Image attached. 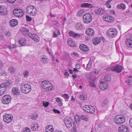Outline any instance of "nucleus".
I'll return each mask as SVG.
<instances>
[{
  "instance_id": "1",
  "label": "nucleus",
  "mask_w": 132,
  "mask_h": 132,
  "mask_svg": "<svg viewBox=\"0 0 132 132\" xmlns=\"http://www.w3.org/2000/svg\"><path fill=\"white\" fill-rule=\"evenodd\" d=\"M31 89V86L29 84L22 83L20 86V90L23 93L27 94L29 93Z\"/></svg>"
},
{
  "instance_id": "2",
  "label": "nucleus",
  "mask_w": 132,
  "mask_h": 132,
  "mask_svg": "<svg viewBox=\"0 0 132 132\" xmlns=\"http://www.w3.org/2000/svg\"><path fill=\"white\" fill-rule=\"evenodd\" d=\"M42 88L46 91H50L52 90L53 87L51 83L47 80L43 81L41 83Z\"/></svg>"
},
{
  "instance_id": "3",
  "label": "nucleus",
  "mask_w": 132,
  "mask_h": 132,
  "mask_svg": "<svg viewBox=\"0 0 132 132\" xmlns=\"http://www.w3.org/2000/svg\"><path fill=\"white\" fill-rule=\"evenodd\" d=\"M26 11L28 13L31 15H34L37 13L36 7L32 5H29L26 7Z\"/></svg>"
},
{
  "instance_id": "4",
  "label": "nucleus",
  "mask_w": 132,
  "mask_h": 132,
  "mask_svg": "<svg viewBox=\"0 0 132 132\" xmlns=\"http://www.w3.org/2000/svg\"><path fill=\"white\" fill-rule=\"evenodd\" d=\"M125 121V117L121 116H117L114 119L115 123L118 125H120L124 123Z\"/></svg>"
},
{
  "instance_id": "5",
  "label": "nucleus",
  "mask_w": 132,
  "mask_h": 132,
  "mask_svg": "<svg viewBox=\"0 0 132 132\" xmlns=\"http://www.w3.org/2000/svg\"><path fill=\"white\" fill-rule=\"evenodd\" d=\"M92 20L91 15L87 13L84 14L83 16V21L85 24H88Z\"/></svg>"
},
{
  "instance_id": "6",
  "label": "nucleus",
  "mask_w": 132,
  "mask_h": 132,
  "mask_svg": "<svg viewBox=\"0 0 132 132\" xmlns=\"http://www.w3.org/2000/svg\"><path fill=\"white\" fill-rule=\"evenodd\" d=\"M106 33L108 35L110 38H112L116 36L117 31L116 29L111 28L109 29Z\"/></svg>"
},
{
  "instance_id": "7",
  "label": "nucleus",
  "mask_w": 132,
  "mask_h": 132,
  "mask_svg": "<svg viewBox=\"0 0 132 132\" xmlns=\"http://www.w3.org/2000/svg\"><path fill=\"white\" fill-rule=\"evenodd\" d=\"M122 67L121 65H117L112 67H109L106 69V70H108L109 69L113 71L119 73L122 71Z\"/></svg>"
},
{
  "instance_id": "8",
  "label": "nucleus",
  "mask_w": 132,
  "mask_h": 132,
  "mask_svg": "<svg viewBox=\"0 0 132 132\" xmlns=\"http://www.w3.org/2000/svg\"><path fill=\"white\" fill-rule=\"evenodd\" d=\"M11 101V98L10 96L8 95H4L2 99V103L5 104H8Z\"/></svg>"
},
{
  "instance_id": "9",
  "label": "nucleus",
  "mask_w": 132,
  "mask_h": 132,
  "mask_svg": "<svg viewBox=\"0 0 132 132\" xmlns=\"http://www.w3.org/2000/svg\"><path fill=\"white\" fill-rule=\"evenodd\" d=\"M14 15L18 17L22 16L24 15V12L21 9H15L13 11Z\"/></svg>"
},
{
  "instance_id": "10",
  "label": "nucleus",
  "mask_w": 132,
  "mask_h": 132,
  "mask_svg": "<svg viewBox=\"0 0 132 132\" xmlns=\"http://www.w3.org/2000/svg\"><path fill=\"white\" fill-rule=\"evenodd\" d=\"M84 110L87 112L93 113L95 111V109L93 107L88 105L85 106L83 108Z\"/></svg>"
},
{
  "instance_id": "11",
  "label": "nucleus",
  "mask_w": 132,
  "mask_h": 132,
  "mask_svg": "<svg viewBox=\"0 0 132 132\" xmlns=\"http://www.w3.org/2000/svg\"><path fill=\"white\" fill-rule=\"evenodd\" d=\"M125 43L127 47H132V32L130 33L129 38L126 39Z\"/></svg>"
},
{
  "instance_id": "12",
  "label": "nucleus",
  "mask_w": 132,
  "mask_h": 132,
  "mask_svg": "<svg viewBox=\"0 0 132 132\" xmlns=\"http://www.w3.org/2000/svg\"><path fill=\"white\" fill-rule=\"evenodd\" d=\"M13 117L10 114H5L3 116L4 121L7 123L10 122L13 119Z\"/></svg>"
},
{
  "instance_id": "13",
  "label": "nucleus",
  "mask_w": 132,
  "mask_h": 132,
  "mask_svg": "<svg viewBox=\"0 0 132 132\" xmlns=\"http://www.w3.org/2000/svg\"><path fill=\"white\" fill-rule=\"evenodd\" d=\"M118 130L119 132H129V129L127 126L123 125L118 127Z\"/></svg>"
},
{
  "instance_id": "14",
  "label": "nucleus",
  "mask_w": 132,
  "mask_h": 132,
  "mask_svg": "<svg viewBox=\"0 0 132 132\" xmlns=\"http://www.w3.org/2000/svg\"><path fill=\"white\" fill-rule=\"evenodd\" d=\"M73 122L72 119L70 118L65 119L64 121L65 125L68 128H70L72 127Z\"/></svg>"
},
{
  "instance_id": "15",
  "label": "nucleus",
  "mask_w": 132,
  "mask_h": 132,
  "mask_svg": "<svg viewBox=\"0 0 132 132\" xmlns=\"http://www.w3.org/2000/svg\"><path fill=\"white\" fill-rule=\"evenodd\" d=\"M11 92L13 94L15 95H19L20 93V91L19 88L18 86L13 87Z\"/></svg>"
},
{
  "instance_id": "16",
  "label": "nucleus",
  "mask_w": 132,
  "mask_h": 132,
  "mask_svg": "<svg viewBox=\"0 0 132 132\" xmlns=\"http://www.w3.org/2000/svg\"><path fill=\"white\" fill-rule=\"evenodd\" d=\"M100 88L102 90H104L108 88V85L106 82L100 81L99 85Z\"/></svg>"
},
{
  "instance_id": "17",
  "label": "nucleus",
  "mask_w": 132,
  "mask_h": 132,
  "mask_svg": "<svg viewBox=\"0 0 132 132\" xmlns=\"http://www.w3.org/2000/svg\"><path fill=\"white\" fill-rule=\"evenodd\" d=\"M7 9L3 6H0V14L5 15L7 14Z\"/></svg>"
},
{
  "instance_id": "18",
  "label": "nucleus",
  "mask_w": 132,
  "mask_h": 132,
  "mask_svg": "<svg viewBox=\"0 0 132 132\" xmlns=\"http://www.w3.org/2000/svg\"><path fill=\"white\" fill-rule=\"evenodd\" d=\"M104 10L101 8H97L94 11V13L97 15H102L104 12Z\"/></svg>"
},
{
  "instance_id": "19",
  "label": "nucleus",
  "mask_w": 132,
  "mask_h": 132,
  "mask_svg": "<svg viewBox=\"0 0 132 132\" xmlns=\"http://www.w3.org/2000/svg\"><path fill=\"white\" fill-rule=\"evenodd\" d=\"M86 33L87 35L89 36H94V30L91 28L87 29L86 31Z\"/></svg>"
},
{
  "instance_id": "20",
  "label": "nucleus",
  "mask_w": 132,
  "mask_h": 132,
  "mask_svg": "<svg viewBox=\"0 0 132 132\" xmlns=\"http://www.w3.org/2000/svg\"><path fill=\"white\" fill-rule=\"evenodd\" d=\"M79 48L82 51L85 52H87L89 50L88 47L86 45L83 44L80 45L79 46Z\"/></svg>"
},
{
  "instance_id": "21",
  "label": "nucleus",
  "mask_w": 132,
  "mask_h": 132,
  "mask_svg": "<svg viewBox=\"0 0 132 132\" xmlns=\"http://www.w3.org/2000/svg\"><path fill=\"white\" fill-rule=\"evenodd\" d=\"M69 34L70 36L75 38L79 37L80 36V34L74 32L72 31H70L69 32Z\"/></svg>"
},
{
  "instance_id": "22",
  "label": "nucleus",
  "mask_w": 132,
  "mask_h": 132,
  "mask_svg": "<svg viewBox=\"0 0 132 132\" xmlns=\"http://www.w3.org/2000/svg\"><path fill=\"white\" fill-rule=\"evenodd\" d=\"M68 45L70 46L75 47L76 46V45L75 42L71 38H69L67 41Z\"/></svg>"
},
{
  "instance_id": "23",
  "label": "nucleus",
  "mask_w": 132,
  "mask_h": 132,
  "mask_svg": "<svg viewBox=\"0 0 132 132\" xmlns=\"http://www.w3.org/2000/svg\"><path fill=\"white\" fill-rule=\"evenodd\" d=\"M103 19L104 21L110 22H112L114 19L112 17L110 16H103Z\"/></svg>"
},
{
  "instance_id": "24",
  "label": "nucleus",
  "mask_w": 132,
  "mask_h": 132,
  "mask_svg": "<svg viewBox=\"0 0 132 132\" xmlns=\"http://www.w3.org/2000/svg\"><path fill=\"white\" fill-rule=\"evenodd\" d=\"M54 129L53 127L50 125H48L46 127L45 130L46 132H53Z\"/></svg>"
},
{
  "instance_id": "25",
  "label": "nucleus",
  "mask_w": 132,
  "mask_h": 132,
  "mask_svg": "<svg viewBox=\"0 0 132 132\" xmlns=\"http://www.w3.org/2000/svg\"><path fill=\"white\" fill-rule=\"evenodd\" d=\"M18 21L15 19L11 20L10 22V25L11 27H14L18 24Z\"/></svg>"
},
{
  "instance_id": "26",
  "label": "nucleus",
  "mask_w": 132,
  "mask_h": 132,
  "mask_svg": "<svg viewBox=\"0 0 132 132\" xmlns=\"http://www.w3.org/2000/svg\"><path fill=\"white\" fill-rule=\"evenodd\" d=\"M31 127L32 130L34 131L37 130L39 127V125L37 123L32 124Z\"/></svg>"
},
{
  "instance_id": "27",
  "label": "nucleus",
  "mask_w": 132,
  "mask_h": 132,
  "mask_svg": "<svg viewBox=\"0 0 132 132\" xmlns=\"http://www.w3.org/2000/svg\"><path fill=\"white\" fill-rule=\"evenodd\" d=\"M26 43V40L24 38H23L20 40L19 41V44L21 46H24Z\"/></svg>"
},
{
  "instance_id": "28",
  "label": "nucleus",
  "mask_w": 132,
  "mask_h": 132,
  "mask_svg": "<svg viewBox=\"0 0 132 132\" xmlns=\"http://www.w3.org/2000/svg\"><path fill=\"white\" fill-rule=\"evenodd\" d=\"M93 6V5L92 4L88 3H84L81 5V7L87 8H92Z\"/></svg>"
},
{
  "instance_id": "29",
  "label": "nucleus",
  "mask_w": 132,
  "mask_h": 132,
  "mask_svg": "<svg viewBox=\"0 0 132 132\" xmlns=\"http://www.w3.org/2000/svg\"><path fill=\"white\" fill-rule=\"evenodd\" d=\"M7 88L4 83H2L0 85V91L4 92L6 90Z\"/></svg>"
},
{
  "instance_id": "30",
  "label": "nucleus",
  "mask_w": 132,
  "mask_h": 132,
  "mask_svg": "<svg viewBox=\"0 0 132 132\" xmlns=\"http://www.w3.org/2000/svg\"><path fill=\"white\" fill-rule=\"evenodd\" d=\"M47 57L45 56H43L42 57L41 61L44 64L47 63L48 62Z\"/></svg>"
},
{
  "instance_id": "31",
  "label": "nucleus",
  "mask_w": 132,
  "mask_h": 132,
  "mask_svg": "<svg viewBox=\"0 0 132 132\" xmlns=\"http://www.w3.org/2000/svg\"><path fill=\"white\" fill-rule=\"evenodd\" d=\"M4 83L7 88L8 87H11L12 85V82L10 80H7Z\"/></svg>"
},
{
  "instance_id": "32",
  "label": "nucleus",
  "mask_w": 132,
  "mask_h": 132,
  "mask_svg": "<svg viewBox=\"0 0 132 132\" xmlns=\"http://www.w3.org/2000/svg\"><path fill=\"white\" fill-rule=\"evenodd\" d=\"M93 43L94 45H96L101 42V39L98 38H95L93 40Z\"/></svg>"
},
{
  "instance_id": "33",
  "label": "nucleus",
  "mask_w": 132,
  "mask_h": 132,
  "mask_svg": "<svg viewBox=\"0 0 132 132\" xmlns=\"http://www.w3.org/2000/svg\"><path fill=\"white\" fill-rule=\"evenodd\" d=\"M117 7L120 9H122V10H124L126 9V6L125 5L122 3H121L118 4L117 6Z\"/></svg>"
},
{
  "instance_id": "34",
  "label": "nucleus",
  "mask_w": 132,
  "mask_h": 132,
  "mask_svg": "<svg viewBox=\"0 0 132 132\" xmlns=\"http://www.w3.org/2000/svg\"><path fill=\"white\" fill-rule=\"evenodd\" d=\"M95 79L94 78L91 79L89 81V84L93 87H96V86L95 82Z\"/></svg>"
},
{
  "instance_id": "35",
  "label": "nucleus",
  "mask_w": 132,
  "mask_h": 132,
  "mask_svg": "<svg viewBox=\"0 0 132 132\" xmlns=\"http://www.w3.org/2000/svg\"><path fill=\"white\" fill-rule=\"evenodd\" d=\"M76 29L80 30L83 28V25L80 23H78L75 26Z\"/></svg>"
},
{
  "instance_id": "36",
  "label": "nucleus",
  "mask_w": 132,
  "mask_h": 132,
  "mask_svg": "<svg viewBox=\"0 0 132 132\" xmlns=\"http://www.w3.org/2000/svg\"><path fill=\"white\" fill-rule=\"evenodd\" d=\"M129 78H131V79H128L126 81V82L127 83H128V84L129 85H130L131 84V82L132 81V76H130L128 77Z\"/></svg>"
},
{
  "instance_id": "37",
  "label": "nucleus",
  "mask_w": 132,
  "mask_h": 132,
  "mask_svg": "<svg viewBox=\"0 0 132 132\" xmlns=\"http://www.w3.org/2000/svg\"><path fill=\"white\" fill-rule=\"evenodd\" d=\"M61 96L64 98L65 101H68L69 97L68 94H62L61 95Z\"/></svg>"
},
{
  "instance_id": "38",
  "label": "nucleus",
  "mask_w": 132,
  "mask_h": 132,
  "mask_svg": "<svg viewBox=\"0 0 132 132\" xmlns=\"http://www.w3.org/2000/svg\"><path fill=\"white\" fill-rule=\"evenodd\" d=\"M109 100L107 99L104 100L102 103V106H105L107 105L109 103Z\"/></svg>"
},
{
  "instance_id": "39",
  "label": "nucleus",
  "mask_w": 132,
  "mask_h": 132,
  "mask_svg": "<svg viewBox=\"0 0 132 132\" xmlns=\"http://www.w3.org/2000/svg\"><path fill=\"white\" fill-rule=\"evenodd\" d=\"M80 118L82 119L85 121H88V117L85 115L82 114L80 116Z\"/></svg>"
},
{
  "instance_id": "40",
  "label": "nucleus",
  "mask_w": 132,
  "mask_h": 132,
  "mask_svg": "<svg viewBox=\"0 0 132 132\" xmlns=\"http://www.w3.org/2000/svg\"><path fill=\"white\" fill-rule=\"evenodd\" d=\"M112 1V0H109L106 1L105 3V5L108 8H110L111 7V5L109 4Z\"/></svg>"
},
{
  "instance_id": "41",
  "label": "nucleus",
  "mask_w": 132,
  "mask_h": 132,
  "mask_svg": "<svg viewBox=\"0 0 132 132\" xmlns=\"http://www.w3.org/2000/svg\"><path fill=\"white\" fill-rule=\"evenodd\" d=\"M104 79L106 80V81L109 82L111 80L110 76L108 75H106L104 77Z\"/></svg>"
},
{
  "instance_id": "42",
  "label": "nucleus",
  "mask_w": 132,
  "mask_h": 132,
  "mask_svg": "<svg viewBox=\"0 0 132 132\" xmlns=\"http://www.w3.org/2000/svg\"><path fill=\"white\" fill-rule=\"evenodd\" d=\"M29 31V30L28 29L25 28L23 29V30L22 31V33L23 35L25 36L27 34L28 35V34H29L28 33Z\"/></svg>"
},
{
  "instance_id": "43",
  "label": "nucleus",
  "mask_w": 132,
  "mask_h": 132,
  "mask_svg": "<svg viewBox=\"0 0 132 132\" xmlns=\"http://www.w3.org/2000/svg\"><path fill=\"white\" fill-rule=\"evenodd\" d=\"M79 98L81 100H85L87 98V96L85 95H80L79 97Z\"/></svg>"
},
{
  "instance_id": "44",
  "label": "nucleus",
  "mask_w": 132,
  "mask_h": 132,
  "mask_svg": "<svg viewBox=\"0 0 132 132\" xmlns=\"http://www.w3.org/2000/svg\"><path fill=\"white\" fill-rule=\"evenodd\" d=\"M9 70L10 73L12 74L14 73L15 71V70L13 67H10L9 69Z\"/></svg>"
},
{
  "instance_id": "45",
  "label": "nucleus",
  "mask_w": 132,
  "mask_h": 132,
  "mask_svg": "<svg viewBox=\"0 0 132 132\" xmlns=\"http://www.w3.org/2000/svg\"><path fill=\"white\" fill-rule=\"evenodd\" d=\"M84 11L83 10H80L78 12V15L79 16H81L84 14Z\"/></svg>"
},
{
  "instance_id": "46",
  "label": "nucleus",
  "mask_w": 132,
  "mask_h": 132,
  "mask_svg": "<svg viewBox=\"0 0 132 132\" xmlns=\"http://www.w3.org/2000/svg\"><path fill=\"white\" fill-rule=\"evenodd\" d=\"M34 38L32 39L35 42H38L39 40V38L38 37L37 35L35 34V36H34Z\"/></svg>"
},
{
  "instance_id": "47",
  "label": "nucleus",
  "mask_w": 132,
  "mask_h": 132,
  "mask_svg": "<svg viewBox=\"0 0 132 132\" xmlns=\"http://www.w3.org/2000/svg\"><path fill=\"white\" fill-rule=\"evenodd\" d=\"M23 74L24 77H27L29 75V71L27 70H25Z\"/></svg>"
},
{
  "instance_id": "48",
  "label": "nucleus",
  "mask_w": 132,
  "mask_h": 132,
  "mask_svg": "<svg viewBox=\"0 0 132 132\" xmlns=\"http://www.w3.org/2000/svg\"><path fill=\"white\" fill-rule=\"evenodd\" d=\"M75 118L76 122H79L80 119L78 115L75 116Z\"/></svg>"
},
{
  "instance_id": "49",
  "label": "nucleus",
  "mask_w": 132,
  "mask_h": 132,
  "mask_svg": "<svg viewBox=\"0 0 132 132\" xmlns=\"http://www.w3.org/2000/svg\"><path fill=\"white\" fill-rule=\"evenodd\" d=\"M38 117V116L36 114H33L31 116V119L33 120H36Z\"/></svg>"
},
{
  "instance_id": "50",
  "label": "nucleus",
  "mask_w": 132,
  "mask_h": 132,
  "mask_svg": "<svg viewBox=\"0 0 132 132\" xmlns=\"http://www.w3.org/2000/svg\"><path fill=\"white\" fill-rule=\"evenodd\" d=\"M35 34H31V33H29V34H28V36L30 38L32 39L33 38H34V36H35Z\"/></svg>"
},
{
  "instance_id": "51",
  "label": "nucleus",
  "mask_w": 132,
  "mask_h": 132,
  "mask_svg": "<svg viewBox=\"0 0 132 132\" xmlns=\"http://www.w3.org/2000/svg\"><path fill=\"white\" fill-rule=\"evenodd\" d=\"M31 130L30 129L27 127L23 129V132H30Z\"/></svg>"
},
{
  "instance_id": "52",
  "label": "nucleus",
  "mask_w": 132,
  "mask_h": 132,
  "mask_svg": "<svg viewBox=\"0 0 132 132\" xmlns=\"http://www.w3.org/2000/svg\"><path fill=\"white\" fill-rule=\"evenodd\" d=\"M5 35L7 37H8L11 36V33L9 31H6L5 33Z\"/></svg>"
},
{
  "instance_id": "53",
  "label": "nucleus",
  "mask_w": 132,
  "mask_h": 132,
  "mask_svg": "<svg viewBox=\"0 0 132 132\" xmlns=\"http://www.w3.org/2000/svg\"><path fill=\"white\" fill-rule=\"evenodd\" d=\"M26 19L27 21L28 22L32 20L31 17L28 15H27L26 16Z\"/></svg>"
},
{
  "instance_id": "54",
  "label": "nucleus",
  "mask_w": 132,
  "mask_h": 132,
  "mask_svg": "<svg viewBox=\"0 0 132 132\" xmlns=\"http://www.w3.org/2000/svg\"><path fill=\"white\" fill-rule=\"evenodd\" d=\"M49 103L48 102H43V105L45 107H47L49 105Z\"/></svg>"
},
{
  "instance_id": "55",
  "label": "nucleus",
  "mask_w": 132,
  "mask_h": 132,
  "mask_svg": "<svg viewBox=\"0 0 132 132\" xmlns=\"http://www.w3.org/2000/svg\"><path fill=\"white\" fill-rule=\"evenodd\" d=\"M3 66V63L2 61L0 60V70L2 68Z\"/></svg>"
},
{
  "instance_id": "56",
  "label": "nucleus",
  "mask_w": 132,
  "mask_h": 132,
  "mask_svg": "<svg viewBox=\"0 0 132 132\" xmlns=\"http://www.w3.org/2000/svg\"><path fill=\"white\" fill-rule=\"evenodd\" d=\"M73 129L75 131H77L78 129L76 127L75 124V122H73Z\"/></svg>"
},
{
  "instance_id": "57",
  "label": "nucleus",
  "mask_w": 132,
  "mask_h": 132,
  "mask_svg": "<svg viewBox=\"0 0 132 132\" xmlns=\"http://www.w3.org/2000/svg\"><path fill=\"white\" fill-rule=\"evenodd\" d=\"M91 67V64L89 63V62L87 64L86 69V70H88Z\"/></svg>"
},
{
  "instance_id": "58",
  "label": "nucleus",
  "mask_w": 132,
  "mask_h": 132,
  "mask_svg": "<svg viewBox=\"0 0 132 132\" xmlns=\"http://www.w3.org/2000/svg\"><path fill=\"white\" fill-rule=\"evenodd\" d=\"M53 111L55 113L58 114H60L61 113L60 111L58 110H57L55 109H53Z\"/></svg>"
},
{
  "instance_id": "59",
  "label": "nucleus",
  "mask_w": 132,
  "mask_h": 132,
  "mask_svg": "<svg viewBox=\"0 0 132 132\" xmlns=\"http://www.w3.org/2000/svg\"><path fill=\"white\" fill-rule=\"evenodd\" d=\"M56 101L58 103L61 102V100L60 98L57 97L56 98Z\"/></svg>"
},
{
  "instance_id": "60",
  "label": "nucleus",
  "mask_w": 132,
  "mask_h": 132,
  "mask_svg": "<svg viewBox=\"0 0 132 132\" xmlns=\"http://www.w3.org/2000/svg\"><path fill=\"white\" fill-rule=\"evenodd\" d=\"M57 34L55 32H53V34L52 35V37L53 38H55L57 37Z\"/></svg>"
},
{
  "instance_id": "61",
  "label": "nucleus",
  "mask_w": 132,
  "mask_h": 132,
  "mask_svg": "<svg viewBox=\"0 0 132 132\" xmlns=\"http://www.w3.org/2000/svg\"><path fill=\"white\" fill-rule=\"evenodd\" d=\"M16 0H7V2L10 3H14Z\"/></svg>"
},
{
  "instance_id": "62",
  "label": "nucleus",
  "mask_w": 132,
  "mask_h": 132,
  "mask_svg": "<svg viewBox=\"0 0 132 132\" xmlns=\"http://www.w3.org/2000/svg\"><path fill=\"white\" fill-rule=\"evenodd\" d=\"M1 73L2 75H4V74L6 75L7 74L6 73V71L3 70H2L1 71Z\"/></svg>"
},
{
  "instance_id": "63",
  "label": "nucleus",
  "mask_w": 132,
  "mask_h": 132,
  "mask_svg": "<svg viewBox=\"0 0 132 132\" xmlns=\"http://www.w3.org/2000/svg\"><path fill=\"white\" fill-rule=\"evenodd\" d=\"M129 125L132 127V118L130 119L129 121Z\"/></svg>"
},
{
  "instance_id": "64",
  "label": "nucleus",
  "mask_w": 132,
  "mask_h": 132,
  "mask_svg": "<svg viewBox=\"0 0 132 132\" xmlns=\"http://www.w3.org/2000/svg\"><path fill=\"white\" fill-rule=\"evenodd\" d=\"M76 67L77 69H79L80 67V65L79 64H77L76 65Z\"/></svg>"
}]
</instances>
